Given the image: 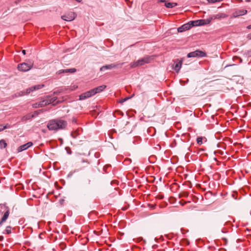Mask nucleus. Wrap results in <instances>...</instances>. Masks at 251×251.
Listing matches in <instances>:
<instances>
[{"instance_id":"c756f323","label":"nucleus","mask_w":251,"mask_h":251,"mask_svg":"<svg viewBox=\"0 0 251 251\" xmlns=\"http://www.w3.org/2000/svg\"><path fill=\"white\" fill-rule=\"evenodd\" d=\"M150 207L151 208H154L155 207V204H150Z\"/></svg>"},{"instance_id":"f704fd0d","label":"nucleus","mask_w":251,"mask_h":251,"mask_svg":"<svg viewBox=\"0 0 251 251\" xmlns=\"http://www.w3.org/2000/svg\"><path fill=\"white\" fill-rule=\"evenodd\" d=\"M3 240V237L2 236H0V241H2Z\"/></svg>"},{"instance_id":"79ce46f5","label":"nucleus","mask_w":251,"mask_h":251,"mask_svg":"<svg viewBox=\"0 0 251 251\" xmlns=\"http://www.w3.org/2000/svg\"><path fill=\"white\" fill-rule=\"evenodd\" d=\"M160 198H161V199H162V198H163V197L160 196Z\"/></svg>"},{"instance_id":"f3484780","label":"nucleus","mask_w":251,"mask_h":251,"mask_svg":"<svg viewBox=\"0 0 251 251\" xmlns=\"http://www.w3.org/2000/svg\"><path fill=\"white\" fill-rule=\"evenodd\" d=\"M213 17L215 19H222L227 17L228 15L224 13H220L215 15Z\"/></svg>"},{"instance_id":"0eeeda50","label":"nucleus","mask_w":251,"mask_h":251,"mask_svg":"<svg viewBox=\"0 0 251 251\" xmlns=\"http://www.w3.org/2000/svg\"><path fill=\"white\" fill-rule=\"evenodd\" d=\"M76 17V14L75 12H70L67 14L61 16L62 19L66 21H73Z\"/></svg>"},{"instance_id":"2f4dec72","label":"nucleus","mask_w":251,"mask_h":251,"mask_svg":"<svg viewBox=\"0 0 251 251\" xmlns=\"http://www.w3.org/2000/svg\"><path fill=\"white\" fill-rule=\"evenodd\" d=\"M125 101V100H124V99H122V100H120V102H121V103H123V102H124Z\"/></svg>"},{"instance_id":"f03ea898","label":"nucleus","mask_w":251,"mask_h":251,"mask_svg":"<svg viewBox=\"0 0 251 251\" xmlns=\"http://www.w3.org/2000/svg\"><path fill=\"white\" fill-rule=\"evenodd\" d=\"M150 59L151 58L150 57H146L140 59L137 61L131 62L130 64V66L131 68H135L138 66L143 65L149 63Z\"/></svg>"},{"instance_id":"5701e85b","label":"nucleus","mask_w":251,"mask_h":251,"mask_svg":"<svg viewBox=\"0 0 251 251\" xmlns=\"http://www.w3.org/2000/svg\"><path fill=\"white\" fill-rule=\"evenodd\" d=\"M78 131L76 130L71 133V136L74 138H75L79 135Z\"/></svg>"},{"instance_id":"c85d7f7f","label":"nucleus","mask_w":251,"mask_h":251,"mask_svg":"<svg viewBox=\"0 0 251 251\" xmlns=\"http://www.w3.org/2000/svg\"><path fill=\"white\" fill-rule=\"evenodd\" d=\"M38 103L39 102H37V103H35L34 104H33V107L34 108H38V107H39V106H38Z\"/></svg>"},{"instance_id":"ddd939ff","label":"nucleus","mask_w":251,"mask_h":251,"mask_svg":"<svg viewBox=\"0 0 251 251\" xmlns=\"http://www.w3.org/2000/svg\"><path fill=\"white\" fill-rule=\"evenodd\" d=\"M47 101L48 102V105L50 104H52L53 105H56L58 101H56L57 98L56 97H47L46 98Z\"/></svg>"},{"instance_id":"a211bd4d","label":"nucleus","mask_w":251,"mask_h":251,"mask_svg":"<svg viewBox=\"0 0 251 251\" xmlns=\"http://www.w3.org/2000/svg\"><path fill=\"white\" fill-rule=\"evenodd\" d=\"M59 71L60 72V73H74L76 71V70L75 68H71V69L62 70Z\"/></svg>"},{"instance_id":"cd10ccee","label":"nucleus","mask_w":251,"mask_h":251,"mask_svg":"<svg viewBox=\"0 0 251 251\" xmlns=\"http://www.w3.org/2000/svg\"><path fill=\"white\" fill-rule=\"evenodd\" d=\"M10 127V125H9L8 124H7L6 125H5V126H4L3 127V129H6V128H9Z\"/></svg>"},{"instance_id":"393cba45","label":"nucleus","mask_w":251,"mask_h":251,"mask_svg":"<svg viewBox=\"0 0 251 251\" xmlns=\"http://www.w3.org/2000/svg\"><path fill=\"white\" fill-rule=\"evenodd\" d=\"M11 227L10 226H6L4 233H6V234L11 233Z\"/></svg>"},{"instance_id":"423d86ee","label":"nucleus","mask_w":251,"mask_h":251,"mask_svg":"<svg viewBox=\"0 0 251 251\" xmlns=\"http://www.w3.org/2000/svg\"><path fill=\"white\" fill-rule=\"evenodd\" d=\"M124 62H123V63L117 62L116 63H112V64H110L109 65H104V66H102L100 68V70L101 71H102L105 70H111L113 68H117L118 66L119 65L122 66L123 65H124Z\"/></svg>"},{"instance_id":"dca6fc26","label":"nucleus","mask_w":251,"mask_h":251,"mask_svg":"<svg viewBox=\"0 0 251 251\" xmlns=\"http://www.w3.org/2000/svg\"><path fill=\"white\" fill-rule=\"evenodd\" d=\"M106 85H103L100 86H98L94 89H92V90H94V95L97 93H100L103 90H104L106 88Z\"/></svg>"},{"instance_id":"39448f33","label":"nucleus","mask_w":251,"mask_h":251,"mask_svg":"<svg viewBox=\"0 0 251 251\" xmlns=\"http://www.w3.org/2000/svg\"><path fill=\"white\" fill-rule=\"evenodd\" d=\"M44 87V85H37L31 87L30 88H27L26 90V92L24 91H21L19 93V96H21L25 95V94H29L31 92L35 90H39Z\"/></svg>"},{"instance_id":"b1692460","label":"nucleus","mask_w":251,"mask_h":251,"mask_svg":"<svg viewBox=\"0 0 251 251\" xmlns=\"http://www.w3.org/2000/svg\"><path fill=\"white\" fill-rule=\"evenodd\" d=\"M91 183V180L89 179H86L84 180L83 181V185L85 186H87L88 185H89Z\"/></svg>"},{"instance_id":"aec40b11","label":"nucleus","mask_w":251,"mask_h":251,"mask_svg":"<svg viewBox=\"0 0 251 251\" xmlns=\"http://www.w3.org/2000/svg\"><path fill=\"white\" fill-rule=\"evenodd\" d=\"M165 5L167 8H173L177 5V3L175 2H166Z\"/></svg>"},{"instance_id":"a878e982","label":"nucleus","mask_w":251,"mask_h":251,"mask_svg":"<svg viewBox=\"0 0 251 251\" xmlns=\"http://www.w3.org/2000/svg\"><path fill=\"white\" fill-rule=\"evenodd\" d=\"M202 140L203 138L202 137H199L197 139V144L199 145H201L202 144Z\"/></svg>"},{"instance_id":"4468645a","label":"nucleus","mask_w":251,"mask_h":251,"mask_svg":"<svg viewBox=\"0 0 251 251\" xmlns=\"http://www.w3.org/2000/svg\"><path fill=\"white\" fill-rule=\"evenodd\" d=\"M191 23L193 25V26L202 25L206 24L205 20L203 19L191 21Z\"/></svg>"},{"instance_id":"20e7f679","label":"nucleus","mask_w":251,"mask_h":251,"mask_svg":"<svg viewBox=\"0 0 251 251\" xmlns=\"http://www.w3.org/2000/svg\"><path fill=\"white\" fill-rule=\"evenodd\" d=\"M206 56L205 52L200 50H196L194 51L191 52L187 54V57H202Z\"/></svg>"},{"instance_id":"9d476101","label":"nucleus","mask_w":251,"mask_h":251,"mask_svg":"<svg viewBox=\"0 0 251 251\" xmlns=\"http://www.w3.org/2000/svg\"><path fill=\"white\" fill-rule=\"evenodd\" d=\"M9 214L10 211L9 208L7 207H5V211L4 213L3 216L2 217L0 220V226L2 225V224L7 220L9 217Z\"/></svg>"},{"instance_id":"4c0bfd02","label":"nucleus","mask_w":251,"mask_h":251,"mask_svg":"<svg viewBox=\"0 0 251 251\" xmlns=\"http://www.w3.org/2000/svg\"><path fill=\"white\" fill-rule=\"evenodd\" d=\"M159 1L161 2H164L166 1V0H159Z\"/></svg>"},{"instance_id":"58836bf2","label":"nucleus","mask_w":251,"mask_h":251,"mask_svg":"<svg viewBox=\"0 0 251 251\" xmlns=\"http://www.w3.org/2000/svg\"><path fill=\"white\" fill-rule=\"evenodd\" d=\"M4 129H3V127L2 128H0V132L3 131Z\"/></svg>"},{"instance_id":"ea45409f","label":"nucleus","mask_w":251,"mask_h":251,"mask_svg":"<svg viewBox=\"0 0 251 251\" xmlns=\"http://www.w3.org/2000/svg\"><path fill=\"white\" fill-rule=\"evenodd\" d=\"M250 1V0H246V1H247V2H249V1Z\"/></svg>"},{"instance_id":"473e14b6","label":"nucleus","mask_w":251,"mask_h":251,"mask_svg":"<svg viewBox=\"0 0 251 251\" xmlns=\"http://www.w3.org/2000/svg\"><path fill=\"white\" fill-rule=\"evenodd\" d=\"M248 55H249V56H251V50L248 51Z\"/></svg>"},{"instance_id":"a19ab883","label":"nucleus","mask_w":251,"mask_h":251,"mask_svg":"<svg viewBox=\"0 0 251 251\" xmlns=\"http://www.w3.org/2000/svg\"><path fill=\"white\" fill-rule=\"evenodd\" d=\"M160 198H161V199H162V198H163V197L160 196Z\"/></svg>"},{"instance_id":"f257e3e1","label":"nucleus","mask_w":251,"mask_h":251,"mask_svg":"<svg viewBox=\"0 0 251 251\" xmlns=\"http://www.w3.org/2000/svg\"><path fill=\"white\" fill-rule=\"evenodd\" d=\"M67 126V121L59 119H56L49 121L48 123L47 127L50 130L56 131L58 130L65 129Z\"/></svg>"},{"instance_id":"1a4fd4ad","label":"nucleus","mask_w":251,"mask_h":251,"mask_svg":"<svg viewBox=\"0 0 251 251\" xmlns=\"http://www.w3.org/2000/svg\"><path fill=\"white\" fill-rule=\"evenodd\" d=\"M193 26V25L191 24V22H189L186 24H184L182 26L179 27L177 28V31L178 32H182L184 31L190 29Z\"/></svg>"},{"instance_id":"6ab92c4d","label":"nucleus","mask_w":251,"mask_h":251,"mask_svg":"<svg viewBox=\"0 0 251 251\" xmlns=\"http://www.w3.org/2000/svg\"><path fill=\"white\" fill-rule=\"evenodd\" d=\"M48 102L47 101V99L39 102L38 106H39V107H42L45 106L47 105H48Z\"/></svg>"},{"instance_id":"e433bc0d","label":"nucleus","mask_w":251,"mask_h":251,"mask_svg":"<svg viewBox=\"0 0 251 251\" xmlns=\"http://www.w3.org/2000/svg\"><path fill=\"white\" fill-rule=\"evenodd\" d=\"M247 28H248V29H251V25H248V26H247Z\"/></svg>"},{"instance_id":"4be33fe9","label":"nucleus","mask_w":251,"mask_h":251,"mask_svg":"<svg viewBox=\"0 0 251 251\" xmlns=\"http://www.w3.org/2000/svg\"><path fill=\"white\" fill-rule=\"evenodd\" d=\"M34 117V115H31V114H28L25 116H24L23 118V120H29L30 119H31V118H33Z\"/></svg>"},{"instance_id":"2eb2a0df","label":"nucleus","mask_w":251,"mask_h":251,"mask_svg":"<svg viewBox=\"0 0 251 251\" xmlns=\"http://www.w3.org/2000/svg\"><path fill=\"white\" fill-rule=\"evenodd\" d=\"M247 13V11L245 9H239L236 10L234 13H233V16L234 17H237L240 16L244 15L246 14Z\"/></svg>"},{"instance_id":"6e6552de","label":"nucleus","mask_w":251,"mask_h":251,"mask_svg":"<svg viewBox=\"0 0 251 251\" xmlns=\"http://www.w3.org/2000/svg\"><path fill=\"white\" fill-rule=\"evenodd\" d=\"M94 95V90H92V89H91V90L86 92L85 93H83L81 94L80 95H79V100H83L88 99Z\"/></svg>"},{"instance_id":"72a5a7b5","label":"nucleus","mask_w":251,"mask_h":251,"mask_svg":"<svg viewBox=\"0 0 251 251\" xmlns=\"http://www.w3.org/2000/svg\"><path fill=\"white\" fill-rule=\"evenodd\" d=\"M130 98H130L129 97H126V98H124V100H125V101H126V100H128Z\"/></svg>"},{"instance_id":"412c9836","label":"nucleus","mask_w":251,"mask_h":251,"mask_svg":"<svg viewBox=\"0 0 251 251\" xmlns=\"http://www.w3.org/2000/svg\"><path fill=\"white\" fill-rule=\"evenodd\" d=\"M7 146V143L3 139L0 140V149H2L5 148Z\"/></svg>"},{"instance_id":"9b49d317","label":"nucleus","mask_w":251,"mask_h":251,"mask_svg":"<svg viewBox=\"0 0 251 251\" xmlns=\"http://www.w3.org/2000/svg\"><path fill=\"white\" fill-rule=\"evenodd\" d=\"M32 145H33L32 142H28V143H26V144H25L24 145L20 146L18 148V151L19 152H21V151H25V150L27 149L29 147H31Z\"/></svg>"},{"instance_id":"7ed1b4c3","label":"nucleus","mask_w":251,"mask_h":251,"mask_svg":"<svg viewBox=\"0 0 251 251\" xmlns=\"http://www.w3.org/2000/svg\"><path fill=\"white\" fill-rule=\"evenodd\" d=\"M33 62L22 63L18 64L17 68L21 72H27L30 70L33 67Z\"/></svg>"},{"instance_id":"bb28decb","label":"nucleus","mask_w":251,"mask_h":251,"mask_svg":"<svg viewBox=\"0 0 251 251\" xmlns=\"http://www.w3.org/2000/svg\"><path fill=\"white\" fill-rule=\"evenodd\" d=\"M41 112H42V110H40L39 111H35L34 112L33 114L32 115H34V117L36 115H38L39 114H40Z\"/></svg>"},{"instance_id":"c9c22d12","label":"nucleus","mask_w":251,"mask_h":251,"mask_svg":"<svg viewBox=\"0 0 251 251\" xmlns=\"http://www.w3.org/2000/svg\"><path fill=\"white\" fill-rule=\"evenodd\" d=\"M22 53H23L24 55H25V53H26L25 50H22Z\"/></svg>"},{"instance_id":"f8f14e48","label":"nucleus","mask_w":251,"mask_h":251,"mask_svg":"<svg viewBox=\"0 0 251 251\" xmlns=\"http://www.w3.org/2000/svg\"><path fill=\"white\" fill-rule=\"evenodd\" d=\"M182 61L181 60H177L176 61L173 66V69L176 72L178 73L181 67Z\"/></svg>"},{"instance_id":"7c9ffc66","label":"nucleus","mask_w":251,"mask_h":251,"mask_svg":"<svg viewBox=\"0 0 251 251\" xmlns=\"http://www.w3.org/2000/svg\"><path fill=\"white\" fill-rule=\"evenodd\" d=\"M247 38L249 39H251V34H249L247 36Z\"/></svg>"}]
</instances>
